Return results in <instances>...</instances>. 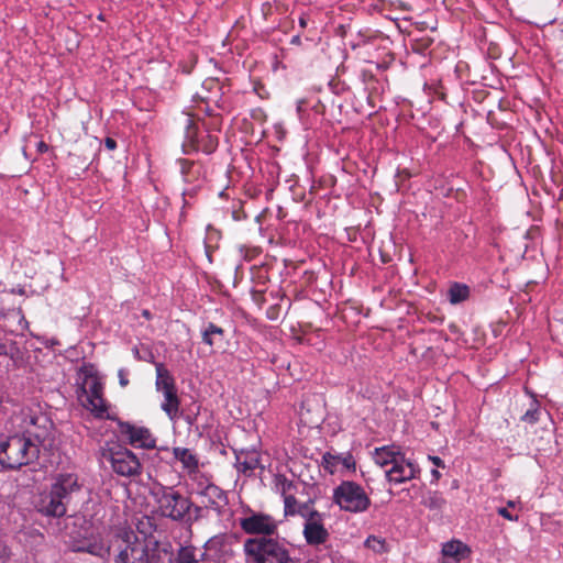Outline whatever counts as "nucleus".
I'll list each match as a JSON object with an SVG mask.
<instances>
[{"instance_id":"nucleus-32","label":"nucleus","mask_w":563,"mask_h":563,"mask_svg":"<svg viewBox=\"0 0 563 563\" xmlns=\"http://www.w3.org/2000/svg\"><path fill=\"white\" fill-rule=\"evenodd\" d=\"M539 415H540V405L536 399H533V401L531 404V408H529L525 412V415L521 417V420L527 423L534 424L539 420Z\"/></svg>"},{"instance_id":"nucleus-27","label":"nucleus","mask_w":563,"mask_h":563,"mask_svg":"<svg viewBox=\"0 0 563 563\" xmlns=\"http://www.w3.org/2000/svg\"><path fill=\"white\" fill-rule=\"evenodd\" d=\"M176 563H200V560L196 556V548L192 545H183L178 549Z\"/></svg>"},{"instance_id":"nucleus-46","label":"nucleus","mask_w":563,"mask_h":563,"mask_svg":"<svg viewBox=\"0 0 563 563\" xmlns=\"http://www.w3.org/2000/svg\"><path fill=\"white\" fill-rule=\"evenodd\" d=\"M431 475L434 478V481H438L441 477V473L438 470H432Z\"/></svg>"},{"instance_id":"nucleus-6","label":"nucleus","mask_w":563,"mask_h":563,"mask_svg":"<svg viewBox=\"0 0 563 563\" xmlns=\"http://www.w3.org/2000/svg\"><path fill=\"white\" fill-rule=\"evenodd\" d=\"M239 525L247 534H262L272 538L271 536L275 534L278 529L279 521L268 514L252 512L250 516L241 518Z\"/></svg>"},{"instance_id":"nucleus-13","label":"nucleus","mask_w":563,"mask_h":563,"mask_svg":"<svg viewBox=\"0 0 563 563\" xmlns=\"http://www.w3.org/2000/svg\"><path fill=\"white\" fill-rule=\"evenodd\" d=\"M302 533L309 545L323 544L328 541L330 536L328 530L324 528L323 516L305 521Z\"/></svg>"},{"instance_id":"nucleus-28","label":"nucleus","mask_w":563,"mask_h":563,"mask_svg":"<svg viewBox=\"0 0 563 563\" xmlns=\"http://www.w3.org/2000/svg\"><path fill=\"white\" fill-rule=\"evenodd\" d=\"M102 384L97 378H93L90 382H88V388H81V394L78 396V398L82 397L84 399H96L98 397H102Z\"/></svg>"},{"instance_id":"nucleus-5","label":"nucleus","mask_w":563,"mask_h":563,"mask_svg":"<svg viewBox=\"0 0 563 563\" xmlns=\"http://www.w3.org/2000/svg\"><path fill=\"white\" fill-rule=\"evenodd\" d=\"M332 500L341 510L358 514L366 511L371 499L364 488L352 481H343L333 489Z\"/></svg>"},{"instance_id":"nucleus-19","label":"nucleus","mask_w":563,"mask_h":563,"mask_svg":"<svg viewBox=\"0 0 563 563\" xmlns=\"http://www.w3.org/2000/svg\"><path fill=\"white\" fill-rule=\"evenodd\" d=\"M201 339L209 346H221L224 342V330L212 322H208L201 331Z\"/></svg>"},{"instance_id":"nucleus-48","label":"nucleus","mask_w":563,"mask_h":563,"mask_svg":"<svg viewBox=\"0 0 563 563\" xmlns=\"http://www.w3.org/2000/svg\"><path fill=\"white\" fill-rule=\"evenodd\" d=\"M16 312H18V314L20 316L21 321H23V322L27 323V321L25 320V317H24V314H23L22 309H21V308H19Z\"/></svg>"},{"instance_id":"nucleus-29","label":"nucleus","mask_w":563,"mask_h":563,"mask_svg":"<svg viewBox=\"0 0 563 563\" xmlns=\"http://www.w3.org/2000/svg\"><path fill=\"white\" fill-rule=\"evenodd\" d=\"M227 545V536L225 534H218L211 537L206 543L205 549L208 552H214L216 554H219L223 551V549Z\"/></svg>"},{"instance_id":"nucleus-42","label":"nucleus","mask_w":563,"mask_h":563,"mask_svg":"<svg viewBox=\"0 0 563 563\" xmlns=\"http://www.w3.org/2000/svg\"><path fill=\"white\" fill-rule=\"evenodd\" d=\"M11 292H12V294L20 295V296L25 295V290H24V288H23V287L13 288V289H11Z\"/></svg>"},{"instance_id":"nucleus-34","label":"nucleus","mask_w":563,"mask_h":563,"mask_svg":"<svg viewBox=\"0 0 563 563\" xmlns=\"http://www.w3.org/2000/svg\"><path fill=\"white\" fill-rule=\"evenodd\" d=\"M178 164H179L180 173L184 176L185 181H189L188 177H189V173H190L191 168L194 167V162L185 159V158H180V159H178Z\"/></svg>"},{"instance_id":"nucleus-8","label":"nucleus","mask_w":563,"mask_h":563,"mask_svg":"<svg viewBox=\"0 0 563 563\" xmlns=\"http://www.w3.org/2000/svg\"><path fill=\"white\" fill-rule=\"evenodd\" d=\"M186 142L195 151H201L206 154L213 153L219 144L217 135L208 131L205 134L199 133L196 123L190 117L186 119Z\"/></svg>"},{"instance_id":"nucleus-26","label":"nucleus","mask_w":563,"mask_h":563,"mask_svg":"<svg viewBox=\"0 0 563 563\" xmlns=\"http://www.w3.org/2000/svg\"><path fill=\"white\" fill-rule=\"evenodd\" d=\"M422 505L430 510H441L446 505L445 498L439 492H430L423 499Z\"/></svg>"},{"instance_id":"nucleus-20","label":"nucleus","mask_w":563,"mask_h":563,"mask_svg":"<svg viewBox=\"0 0 563 563\" xmlns=\"http://www.w3.org/2000/svg\"><path fill=\"white\" fill-rule=\"evenodd\" d=\"M299 488V484L287 478L284 474H276L273 479V489L276 494H279L283 498L287 496L296 495Z\"/></svg>"},{"instance_id":"nucleus-35","label":"nucleus","mask_w":563,"mask_h":563,"mask_svg":"<svg viewBox=\"0 0 563 563\" xmlns=\"http://www.w3.org/2000/svg\"><path fill=\"white\" fill-rule=\"evenodd\" d=\"M335 461H336V456L330 454V453H325L323 456H322V464H323V467L329 471L330 473H333L334 472V468H335Z\"/></svg>"},{"instance_id":"nucleus-18","label":"nucleus","mask_w":563,"mask_h":563,"mask_svg":"<svg viewBox=\"0 0 563 563\" xmlns=\"http://www.w3.org/2000/svg\"><path fill=\"white\" fill-rule=\"evenodd\" d=\"M173 454L174 457L181 463L183 468L186 470L189 474L196 473L198 471V457L189 449L174 448Z\"/></svg>"},{"instance_id":"nucleus-7","label":"nucleus","mask_w":563,"mask_h":563,"mask_svg":"<svg viewBox=\"0 0 563 563\" xmlns=\"http://www.w3.org/2000/svg\"><path fill=\"white\" fill-rule=\"evenodd\" d=\"M110 462L113 472L121 476L131 477L142 472L139 457L126 448L110 450Z\"/></svg>"},{"instance_id":"nucleus-12","label":"nucleus","mask_w":563,"mask_h":563,"mask_svg":"<svg viewBox=\"0 0 563 563\" xmlns=\"http://www.w3.org/2000/svg\"><path fill=\"white\" fill-rule=\"evenodd\" d=\"M471 548L461 540L453 539L442 544V563H462L471 558Z\"/></svg>"},{"instance_id":"nucleus-3","label":"nucleus","mask_w":563,"mask_h":563,"mask_svg":"<svg viewBox=\"0 0 563 563\" xmlns=\"http://www.w3.org/2000/svg\"><path fill=\"white\" fill-rule=\"evenodd\" d=\"M38 456L40 449L22 433L0 442V465L4 470H18L35 462Z\"/></svg>"},{"instance_id":"nucleus-16","label":"nucleus","mask_w":563,"mask_h":563,"mask_svg":"<svg viewBox=\"0 0 563 563\" xmlns=\"http://www.w3.org/2000/svg\"><path fill=\"white\" fill-rule=\"evenodd\" d=\"M156 369V390L162 394H167L172 391H176V383L174 376L170 374V372L166 368V366L163 363H156L155 364Z\"/></svg>"},{"instance_id":"nucleus-17","label":"nucleus","mask_w":563,"mask_h":563,"mask_svg":"<svg viewBox=\"0 0 563 563\" xmlns=\"http://www.w3.org/2000/svg\"><path fill=\"white\" fill-rule=\"evenodd\" d=\"M401 454L402 452L395 445L376 448L374 451V461L382 467H391L394 463H397Z\"/></svg>"},{"instance_id":"nucleus-41","label":"nucleus","mask_w":563,"mask_h":563,"mask_svg":"<svg viewBox=\"0 0 563 563\" xmlns=\"http://www.w3.org/2000/svg\"><path fill=\"white\" fill-rule=\"evenodd\" d=\"M308 24V15L306 14H302L300 18H299V25L300 27L305 29Z\"/></svg>"},{"instance_id":"nucleus-30","label":"nucleus","mask_w":563,"mask_h":563,"mask_svg":"<svg viewBox=\"0 0 563 563\" xmlns=\"http://www.w3.org/2000/svg\"><path fill=\"white\" fill-rule=\"evenodd\" d=\"M313 500H308L307 503L299 504L298 508L296 509V515H299L305 519V521L319 518V516H322L318 510L312 508Z\"/></svg>"},{"instance_id":"nucleus-11","label":"nucleus","mask_w":563,"mask_h":563,"mask_svg":"<svg viewBox=\"0 0 563 563\" xmlns=\"http://www.w3.org/2000/svg\"><path fill=\"white\" fill-rule=\"evenodd\" d=\"M52 426V421L45 415H35L31 417L30 427L22 434L31 438V442L40 449L48 439Z\"/></svg>"},{"instance_id":"nucleus-10","label":"nucleus","mask_w":563,"mask_h":563,"mask_svg":"<svg viewBox=\"0 0 563 563\" xmlns=\"http://www.w3.org/2000/svg\"><path fill=\"white\" fill-rule=\"evenodd\" d=\"M419 474V466L412 461L406 459L404 453L398 457L397 463H394L391 467L385 471L386 478L388 482L394 484H401L411 481L417 478Z\"/></svg>"},{"instance_id":"nucleus-14","label":"nucleus","mask_w":563,"mask_h":563,"mask_svg":"<svg viewBox=\"0 0 563 563\" xmlns=\"http://www.w3.org/2000/svg\"><path fill=\"white\" fill-rule=\"evenodd\" d=\"M206 499V507L214 510L218 515H223L229 500L227 493L214 484H208L201 492Z\"/></svg>"},{"instance_id":"nucleus-23","label":"nucleus","mask_w":563,"mask_h":563,"mask_svg":"<svg viewBox=\"0 0 563 563\" xmlns=\"http://www.w3.org/2000/svg\"><path fill=\"white\" fill-rule=\"evenodd\" d=\"M471 289L466 284L453 283L450 285L446 297L451 305H459L470 298Z\"/></svg>"},{"instance_id":"nucleus-36","label":"nucleus","mask_w":563,"mask_h":563,"mask_svg":"<svg viewBox=\"0 0 563 563\" xmlns=\"http://www.w3.org/2000/svg\"><path fill=\"white\" fill-rule=\"evenodd\" d=\"M497 512L503 518L509 520V521H518L519 517L518 515H512L507 507H500L497 509Z\"/></svg>"},{"instance_id":"nucleus-33","label":"nucleus","mask_w":563,"mask_h":563,"mask_svg":"<svg viewBox=\"0 0 563 563\" xmlns=\"http://www.w3.org/2000/svg\"><path fill=\"white\" fill-rule=\"evenodd\" d=\"M284 500V516H296V509L299 506L298 500L296 499V495L287 496L283 498Z\"/></svg>"},{"instance_id":"nucleus-49","label":"nucleus","mask_w":563,"mask_h":563,"mask_svg":"<svg viewBox=\"0 0 563 563\" xmlns=\"http://www.w3.org/2000/svg\"><path fill=\"white\" fill-rule=\"evenodd\" d=\"M515 506H516V503H515V501H512V500H509V501L507 503V508H508V507L514 508Z\"/></svg>"},{"instance_id":"nucleus-43","label":"nucleus","mask_w":563,"mask_h":563,"mask_svg":"<svg viewBox=\"0 0 563 563\" xmlns=\"http://www.w3.org/2000/svg\"><path fill=\"white\" fill-rule=\"evenodd\" d=\"M191 509H194V511H195V518L194 519L197 520L200 517V514H201L202 509H201V507L195 506V505L192 506Z\"/></svg>"},{"instance_id":"nucleus-2","label":"nucleus","mask_w":563,"mask_h":563,"mask_svg":"<svg viewBox=\"0 0 563 563\" xmlns=\"http://www.w3.org/2000/svg\"><path fill=\"white\" fill-rule=\"evenodd\" d=\"M243 550L251 563H303L291 555V550L284 540L256 537L244 541Z\"/></svg>"},{"instance_id":"nucleus-4","label":"nucleus","mask_w":563,"mask_h":563,"mask_svg":"<svg viewBox=\"0 0 563 563\" xmlns=\"http://www.w3.org/2000/svg\"><path fill=\"white\" fill-rule=\"evenodd\" d=\"M153 496L162 517L177 522L190 521L188 515L194 506L190 498L169 486L158 487Z\"/></svg>"},{"instance_id":"nucleus-31","label":"nucleus","mask_w":563,"mask_h":563,"mask_svg":"<svg viewBox=\"0 0 563 563\" xmlns=\"http://www.w3.org/2000/svg\"><path fill=\"white\" fill-rule=\"evenodd\" d=\"M364 544L376 553H385L388 551L386 540L380 537L369 536Z\"/></svg>"},{"instance_id":"nucleus-37","label":"nucleus","mask_w":563,"mask_h":563,"mask_svg":"<svg viewBox=\"0 0 563 563\" xmlns=\"http://www.w3.org/2000/svg\"><path fill=\"white\" fill-rule=\"evenodd\" d=\"M119 383L122 387H126L129 385L128 372L124 368L119 369L118 372Z\"/></svg>"},{"instance_id":"nucleus-15","label":"nucleus","mask_w":563,"mask_h":563,"mask_svg":"<svg viewBox=\"0 0 563 563\" xmlns=\"http://www.w3.org/2000/svg\"><path fill=\"white\" fill-rule=\"evenodd\" d=\"M234 465L238 472L250 476L260 466V454L255 450L235 451Z\"/></svg>"},{"instance_id":"nucleus-40","label":"nucleus","mask_w":563,"mask_h":563,"mask_svg":"<svg viewBox=\"0 0 563 563\" xmlns=\"http://www.w3.org/2000/svg\"><path fill=\"white\" fill-rule=\"evenodd\" d=\"M36 148H37V152L40 153H45L48 151V145L44 142V141H40L37 144H36Z\"/></svg>"},{"instance_id":"nucleus-39","label":"nucleus","mask_w":563,"mask_h":563,"mask_svg":"<svg viewBox=\"0 0 563 563\" xmlns=\"http://www.w3.org/2000/svg\"><path fill=\"white\" fill-rule=\"evenodd\" d=\"M429 460L438 467H444V462L439 456H429Z\"/></svg>"},{"instance_id":"nucleus-38","label":"nucleus","mask_w":563,"mask_h":563,"mask_svg":"<svg viewBox=\"0 0 563 563\" xmlns=\"http://www.w3.org/2000/svg\"><path fill=\"white\" fill-rule=\"evenodd\" d=\"M104 146L109 151H113L117 148V142L112 137H106L104 139Z\"/></svg>"},{"instance_id":"nucleus-21","label":"nucleus","mask_w":563,"mask_h":563,"mask_svg":"<svg viewBox=\"0 0 563 563\" xmlns=\"http://www.w3.org/2000/svg\"><path fill=\"white\" fill-rule=\"evenodd\" d=\"M111 549V545H106L101 540L92 539L85 541L81 545L77 547L75 551L86 552L91 555L103 559L110 555Z\"/></svg>"},{"instance_id":"nucleus-44","label":"nucleus","mask_w":563,"mask_h":563,"mask_svg":"<svg viewBox=\"0 0 563 563\" xmlns=\"http://www.w3.org/2000/svg\"><path fill=\"white\" fill-rule=\"evenodd\" d=\"M8 354V346L7 344L0 342V355H7Z\"/></svg>"},{"instance_id":"nucleus-22","label":"nucleus","mask_w":563,"mask_h":563,"mask_svg":"<svg viewBox=\"0 0 563 563\" xmlns=\"http://www.w3.org/2000/svg\"><path fill=\"white\" fill-rule=\"evenodd\" d=\"M163 396L164 400L161 404L162 410L172 421L179 419L180 399L178 397L177 390L163 394Z\"/></svg>"},{"instance_id":"nucleus-25","label":"nucleus","mask_w":563,"mask_h":563,"mask_svg":"<svg viewBox=\"0 0 563 563\" xmlns=\"http://www.w3.org/2000/svg\"><path fill=\"white\" fill-rule=\"evenodd\" d=\"M201 411V405L197 401H192L189 406L184 408L183 410L179 409V418H183L184 421L190 427H197L198 417Z\"/></svg>"},{"instance_id":"nucleus-1","label":"nucleus","mask_w":563,"mask_h":563,"mask_svg":"<svg viewBox=\"0 0 563 563\" xmlns=\"http://www.w3.org/2000/svg\"><path fill=\"white\" fill-rule=\"evenodd\" d=\"M80 488L76 474H58L49 489L40 494L35 507L44 516L60 518L66 515L73 495L78 493Z\"/></svg>"},{"instance_id":"nucleus-45","label":"nucleus","mask_w":563,"mask_h":563,"mask_svg":"<svg viewBox=\"0 0 563 563\" xmlns=\"http://www.w3.org/2000/svg\"><path fill=\"white\" fill-rule=\"evenodd\" d=\"M291 44H295V45H300L301 44V38L299 35H295L292 36L291 41H290Z\"/></svg>"},{"instance_id":"nucleus-24","label":"nucleus","mask_w":563,"mask_h":563,"mask_svg":"<svg viewBox=\"0 0 563 563\" xmlns=\"http://www.w3.org/2000/svg\"><path fill=\"white\" fill-rule=\"evenodd\" d=\"M81 405L89 410L96 418H103L107 413L108 407L103 397L87 398L79 397Z\"/></svg>"},{"instance_id":"nucleus-47","label":"nucleus","mask_w":563,"mask_h":563,"mask_svg":"<svg viewBox=\"0 0 563 563\" xmlns=\"http://www.w3.org/2000/svg\"><path fill=\"white\" fill-rule=\"evenodd\" d=\"M142 316H143L145 319H147V320H150V319L152 318V313H151L147 309H144V310L142 311Z\"/></svg>"},{"instance_id":"nucleus-9","label":"nucleus","mask_w":563,"mask_h":563,"mask_svg":"<svg viewBox=\"0 0 563 563\" xmlns=\"http://www.w3.org/2000/svg\"><path fill=\"white\" fill-rule=\"evenodd\" d=\"M119 431L128 442L134 448L154 449L156 446V439L150 429L141 426H135L130 422H120Z\"/></svg>"}]
</instances>
